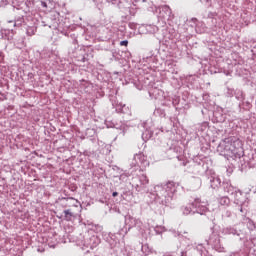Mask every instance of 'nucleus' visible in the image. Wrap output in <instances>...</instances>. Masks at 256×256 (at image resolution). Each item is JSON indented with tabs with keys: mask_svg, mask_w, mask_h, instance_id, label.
<instances>
[{
	"mask_svg": "<svg viewBox=\"0 0 256 256\" xmlns=\"http://www.w3.org/2000/svg\"><path fill=\"white\" fill-rule=\"evenodd\" d=\"M166 191L167 193H171V195H173V193H175V182H168L166 184Z\"/></svg>",
	"mask_w": 256,
	"mask_h": 256,
	"instance_id": "nucleus-1",
	"label": "nucleus"
},
{
	"mask_svg": "<svg viewBox=\"0 0 256 256\" xmlns=\"http://www.w3.org/2000/svg\"><path fill=\"white\" fill-rule=\"evenodd\" d=\"M64 218L66 221H71V219L73 218V213L71 210H65L64 211Z\"/></svg>",
	"mask_w": 256,
	"mask_h": 256,
	"instance_id": "nucleus-2",
	"label": "nucleus"
},
{
	"mask_svg": "<svg viewBox=\"0 0 256 256\" xmlns=\"http://www.w3.org/2000/svg\"><path fill=\"white\" fill-rule=\"evenodd\" d=\"M255 228H256L255 222H253V220H249L248 221V229H251V231H253Z\"/></svg>",
	"mask_w": 256,
	"mask_h": 256,
	"instance_id": "nucleus-3",
	"label": "nucleus"
},
{
	"mask_svg": "<svg viewBox=\"0 0 256 256\" xmlns=\"http://www.w3.org/2000/svg\"><path fill=\"white\" fill-rule=\"evenodd\" d=\"M192 205H193L194 207H196V208H199L200 205H201V200H200V199H196V200L193 202Z\"/></svg>",
	"mask_w": 256,
	"mask_h": 256,
	"instance_id": "nucleus-4",
	"label": "nucleus"
},
{
	"mask_svg": "<svg viewBox=\"0 0 256 256\" xmlns=\"http://www.w3.org/2000/svg\"><path fill=\"white\" fill-rule=\"evenodd\" d=\"M120 45H121L122 47H127V45H129V41L123 40V41L120 42Z\"/></svg>",
	"mask_w": 256,
	"mask_h": 256,
	"instance_id": "nucleus-5",
	"label": "nucleus"
},
{
	"mask_svg": "<svg viewBox=\"0 0 256 256\" xmlns=\"http://www.w3.org/2000/svg\"><path fill=\"white\" fill-rule=\"evenodd\" d=\"M41 6H42L44 9H47V2L41 1Z\"/></svg>",
	"mask_w": 256,
	"mask_h": 256,
	"instance_id": "nucleus-6",
	"label": "nucleus"
},
{
	"mask_svg": "<svg viewBox=\"0 0 256 256\" xmlns=\"http://www.w3.org/2000/svg\"><path fill=\"white\" fill-rule=\"evenodd\" d=\"M221 201H223V203H228L229 202V198H221Z\"/></svg>",
	"mask_w": 256,
	"mask_h": 256,
	"instance_id": "nucleus-7",
	"label": "nucleus"
},
{
	"mask_svg": "<svg viewBox=\"0 0 256 256\" xmlns=\"http://www.w3.org/2000/svg\"><path fill=\"white\" fill-rule=\"evenodd\" d=\"M117 195H119L118 192H113V193H112V197H117Z\"/></svg>",
	"mask_w": 256,
	"mask_h": 256,
	"instance_id": "nucleus-8",
	"label": "nucleus"
}]
</instances>
